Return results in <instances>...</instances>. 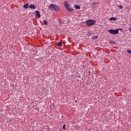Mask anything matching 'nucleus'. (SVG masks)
<instances>
[{
    "label": "nucleus",
    "mask_w": 131,
    "mask_h": 131,
    "mask_svg": "<svg viewBox=\"0 0 131 131\" xmlns=\"http://www.w3.org/2000/svg\"><path fill=\"white\" fill-rule=\"evenodd\" d=\"M49 9H50L51 11H57V12H58L59 10H60V7H59V6H56L54 4H51L49 6Z\"/></svg>",
    "instance_id": "nucleus-1"
},
{
    "label": "nucleus",
    "mask_w": 131,
    "mask_h": 131,
    "mask_svg": "<svg viewBox=\"0 0 131 131\" xmlns=\"http://www.w3.org/2000/svg\"><path fill=\"white\" fill-rule=\"evenodd\" d=\"M86 25L88 26H92L94 24H96V20L93 19H89L86 21Z\"/></svg>",
    "instance_id": "nucleus-2"
},
{
    "label": "nucleus",
    "mask_w": 131,
    "mask_h": 131,
    "mask_svg": "<svg viewBox=\"0 0 131 131\" xmlns=\"http://www.w3.org/2000/svg\"><path fill=\"white\" fill-rule=\"evenodd\" d=\"M108 32H110L111 34H118L119 31H118V29L116 30L110 29L108 31Z\"/></svg>",
    "instance_id": "nucleus-3"
},
{
    "label": "nucleus",
    "mask_w": 131,
    "mask_h": 131,
    "mask_svg": "<svg viewBox=\"0 0 131 131\" xmlns=\"http://www.w3.org/2000/svg\"><path fill=\"white\" fill-rule=\"evenodd\" d=\"M65 8L69 12H73L74 11L73 9L70 7L69 4H65Z\"/></svg>",
    "instance_id": "nucleus-4"
},
{
    "label": "nucleus",
    "mask_w": 131,
    "mask_h": 131,
    "mask_svg": "<svg viewBox=\"0 0 131 131\" xmlns=\"http://www.w3.org/2000/svg\"><path fill=\"white\" fill-rule=\"evenodd\" d=\"M34 14L35 16H36V18H37L38 19H39V18H40V13H39V11H35L34 12Z\"/></svg>",
    "instance_id": "nucleus-5"
},
{
    "label": "nucleus",
    "mask_w": 131,
    "mask_h": 131,
    "mask_svg": "<svg viewBox=\"0 0 131 131\" xmlns=\"http://www.w3.org/2000/svg\"><path fill=\"white\" fill-rule=\"evenodd\" d=\"M29 8L30 9H36V6H35V5H33V4H31L29 5Z\"/></svg>",
    "instance_id": "nucleus-6"
},
{
    "label": "nucleus",
    "mask_w": 131,
    "mask_h": 131,
    "mask_svg": "<svg viewBox=\"0 0 131 131\" xmlns=\"http://www.w3.org/2000/svg\"><path fill=\"white\" fill-rule=\"evenodd\" d=\"M29 6V3H27L26 4H25L23 6V8L24 9H28V7Z\"/></svg>",
    "instance_id": "nucleus-7"
},
{
    "label": "nucleus",
    "mask_w": 131,
    "mask_h": 131,
    "mask_svg": "<svg viewBox=\"0 0 131 131\" xmlns=\"http://www.w3.org/2000/svg\"><path fill=\"white\" fill-rule=\"evenodd\" d=\"M74 8H75V9H77V10H80V6L79 5H75Z\"/></svg>",
    "instance_id": "nucleus-8"
},
{
    "label": "nucleus",
    "mask_w": 131,
    "mask_h": 131,
    "mask_svg": "<svg viewBox=\"0 0 131 131\" xmlns=\"http://www.w3.org/2000/svg\"><path fill=\"white\" fill-rule=\"evenodd\" d=\"M117 19V18L116 17H112L110 18V21H116V20Z\"/></svg>",
    "instance_id": "nucleus-9"
},
{
    "label": "nucleus",
    "mask_w": 131,
    "mask_h": 131,
    "mask_svg": "<svg viewBox=\"0 0 131 131\" xmlns=\"http://www.w3.org/2000/svg\"><path fill=\"white\" fill-rule=\"evenodd\" d=\"M63 43L61 42H58L57 43V46H58V47H62Z\"/></svg>",
    "instance_id": "nucleus-10"
},
{
    "label": "nucleus",
    "mask_w": 131,
    "mask_h": 131,
    "mask_svg": "<svg viewBox=\"0 0 131 131\" xmlns=\"http://www.w3.org/2000/svg\"><path fill=\"white\" fill-rule=\"evenodd\" d=\"M118 8H119L120 10H122V9H123V6H122V5H119Z\"/></svg>",
    "instance_id": "nucleus-11"
},
{
    "label": "nucleus",
    "mask_w": 131,
    "mask_h": 131,
    "mask_svg": "<svg viewBox=\"0 0 131 131\" xmlns=\"http://www.w3.org/2000/svg\"><path fill=\"white\" fill-rule=\"evenodd\" d=\"M43 23H44L45 25H48V21H47L46 20H43Z\"/></svg>",
    "instance_id": "nucleus-12"
},
{
    "label": "nucleus",
    "mask_w": 131,
    "mask_h": 131,
    "mask_svg": "<svg viewBox=\"0 0 131 131\" xmlns=\"http://www.w3.org/2000/svg\"><path fill=\"white\" fill-rule=\"evenodd\" d=\"M66 125L64 124L62 126V128L63 129H64V130H65L66 129Z\"/></svg>",
    "instance_id": "nucleus-13"
},
{
    "label": "nucleus",
    "mask_w": 131,
    "mask_h": 131,
    "mask_svg": "<svg viewBox=\"0 0 131 131\" xmlns=\"http://www.w3.org/2000/svg\"><path fill=\"white\" fill-rule=\"evenodd\" d=\"M58 21L59 24H62V21L59 19L57 20Z\"/></svg>",
    "instance_id": "nucleus-14"
},
{
    "label": "nucleus",
    "mask_w": 131,
    "mask_h": 131,
    "mask_svg": "<svg viewBox=\"0 0 131 131\" xmlns=\"http://www.w3.org/2000/svg\"><path fill=\"white\" fill-rule=\"evenodd\" d=\"M127 52L128 53V54H131V50H127Z\"/></svg>",
    "instance_id": "nucleus-15"
},
{
    "label": "nucleus",
    "mask_w": 131,
    "mask_h": 131,
    "mask_svg": "<svg viewBox=\"0 0 131 131\" xmlns=\"http://www.w3.org/2000/svg\"><path fill=\"white\" fill-rule=\"evenodd\" d=\"M118 31H119V30H122V28H119V29H118Z\"/></svg>",
    "instance_id": "nucleus-16"
},
{
    "label": "nucleus",
    "mask_w": 131,
    "mask_h": 131,
    "mask_svg": "<svg viewBox=\"0 0 131 131\" xmlns=\"http://www.w3.org/2000/svg\"><path fill=\"white\" fill-rule=\"evenodd\" d=\"M97 4V3L95 2L93 3V5H96Z\"/></svg>",
    "instance_id": "nucleus-17"
},
{
    "label": "nucleus",
    "mask_w": 131,
    "mask_h": 131,
    "mask_svg": "<svg viewBox=\"0 0 131 131\" xmlns=\"http://www.w3.org/2000/svg\"><path fill=\"white\" fill-rule=\"evenodd\" d=\"M95 38H98V36H96Z\"/></svg>",
    "instance_id": "nucleus-18"
},
{
    "label": "nucleus",
    "mask_w": 131,
    "mask_h": 131,
    "mask_svg": "<svg viewBox=\"0 0 131 131\" xmlns=\"http://www.w3.org/2000/svg\"><path fill=\"white\" fill-rule=\"evenodd\" d=\"M89 74H91V71H89Z\"/></svg>",
    "instance_id": "nucleus-19"
},
{
    "label": "nucleus",
    "mask_w": 131,
    "mask_h": 131,
    "mask_svg": "<svg viewBox=\"0 0 131 131\" xmlns=\"http://www.w3.org/2000/svg\"><path fill=\"white\" fill-rule=\"evenodd\" d=\"M130 31L131 32V27H130Z\"/></svg>",
    "instance_id": "nucleus-20"
},
{
    "label": "nucleus",
    "mask_w": 131,
    "mask_h": 131,
    "mask_svg": "<svg viewBox=\"0 0 131 131\" xmlns=\"http://www.w3.org/2000/svg\"><path fill=\"white\" fill-rule=\"evenodd\" d=\"M75 103H77V100H76V101H75Z\"/></svg>",
    "instance_id": "nucleus-21"
},
{
    "label": "nucleus",
    "mask_w": 131,
    "mask_h": 131,
    "mask_svg": "<svg viewBox=\"0 0 131 131\" xmlns=\"http://www.w3.org/2000/svg\"><path fill=\"white\" fill-rule=\"evenodd\" d=\"M83 68H84V66L83 67Z\"/></svg>",
    "instance_id": "nucleus-22"
},
{
    "label": "nucleus",
    "mask_w": 131,
    "mask_h": 131,
    "mask_svg": "<svg viewBox=\"0 0 131 131\" xmlns=\"http://www.w3.org/2000/svg\"><path fill=\"white\" fill-rule=\"evenodd\" d=\"M31 131H33V130H31Z\"/></svg>",
    "instance_id": "nucleus-23"
}]
</instances>
